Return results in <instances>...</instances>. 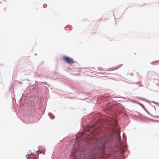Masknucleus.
Listing matches in <instances>:
<instances>
[{
	"label": "nucleus",
	"instance_id": "20e7f679",
	"mask_svg": "<svg viewBox=\"0 0 159 159\" xmlns=\"http://www.w3.org/2000/svg\"><path fill=\"white\" fill-rule=\"evenodd\" d=\"M43 6L44 8H46L47 6V5L46 4H44L43 5Z\"/></svg>",
	"mask_w": 159,
	"mask_h": 159
},
{
	"label": "nucleus",
	"instance_id": "f257e3e1",
	"mask_svg": "<svg viewBox=\"0 0 159 159\" xmlns=\"http://www.w3.org/2000/svg\"><path fill=\"white\" fill-rule=\"evenodd\" d=\"M106 143L102 142L101 141L96 143L97 146H95V149L100 150L102 152L104 151Z\"/></svg>",
	"mask_w": 159,
	"mask_h": 159
},
{
	"label": "nucleus",
	"instance_id": "7ed1b4c3",
	"mask_svg": "<svg viewBox=\"0 0 159 159\" xmlns=\"http://www.w3.org/2000/svg\"><path fill=\"white\" fill-rule=\"evenodd\" d=\"M113 134H109L107 137L106 141L107 143H108L112 142L114 139Z\"/></svg>",
	"mask_w": 159,
	"mask_h": 159
},
{
	"label": "nucleus",
	"instance_id": "f03ea898",
	"mask_svg": "<svg viewBox=\"0 0 159 159\" xmlns=\"http://www.w3.org/2000/svg\"><path fill=\"white\" fill-rule=\"evenodd\" d=\"M63 59L66 62L69 64H72L74 62L73 60L68 57L64 56L63 57Z\"/></svg>",
	"mask_w": 159,
	"mask_h": 159
},
{
	"label": "nucleus",
	"instance_id": "423d86ee",
	"mask_svg": "<svg viewBox=\"0 0 159 159\" xmlns=\"http://www.w3.org/2000/svg\"><path fill=\"white\" fill-rule=\"evenodd\" d=\"M116 69V68H115V69H113L111 70H114Z\"/></svg>",
	"mask_w": 159,
	"mask_h": 159
},
{
	"label": "nucleus",
	"instance_id": "39448f33",
	"mask_svg": "<svg viewBox=\"0 0 159 159\" xmlns=\"http://www.w3.org/2000/svg\"><path fill=\"white\" fill-rule=\"evenodd\" d=\"M116 134H118V135H120L119 133H117Z\"/></svg>",
	"mask_w": 159,
	"mask_h": 159
}]
</instances>
